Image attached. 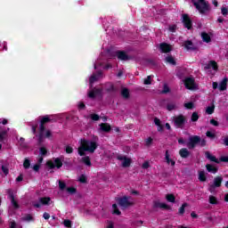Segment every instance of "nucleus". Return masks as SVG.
Masks as SVG:
<instances>
[{"instance_id":"1","label":"nucleus","mask_w":228,"mask_h":228,"mask_svg":"<svg viewBox=\"0 0 228 228\" xmlns=\"http://www.w3.org/2000/svg\"><path fill=\"white\" fill-rule=\"evenodd\" d=\"M206 139L200 138L199 135H191L189 137V142H187L188 149H195L197 145H200V147H206L207 145Z\"/></svg>"},{"instance_id":"2","label":"nucleus","mask_w":228,"mask_h":228,"mask_svg":"<svg viewBox=\"0 0 228 228\" xmlns=\"http://www.w3.org/2000/svg\"><path fill=\"white\" fill-rule=\"evenodd\" d=\"M191 3L200 13H208L211 10L209 4L206 0H191Z\"/></svg>"},{"instance_id":"3","label":"nucleus","mask_w":228,"mask_h":228,"mask_svg":"<svg viewBox=\"0 0 228 228\" xmlns=\"http://www.w3.org/2000/svg\"><path fill=\"white\" fill-rule=\"evenodd\" d=\"M116 202L121 208V209H127L132 206H134V201H131V196H123L116 199Z\"/></svg>"},{"instance_id":"4","label":"nucleus","mask_w":228,"mask_h":228,"mask_svg":"<svg viewBox=\"0 0 228 228\" xmlns=\"http://www.w3.org/2000/svg\"><path fill=\"white\" fill-rule=\"evenodd\" d=\"M80 142L84 147L86 148L87 152H91V154H94L97 150V147H99V144H97L95 141L81 139Z\"/></svg>"},{"instance_id":"5","label":"nucleus","mask_w":228,"mask_h":228,"mask_svg":"<svg viewBox=\"0 0 228 228\" xmlns=\"http://www.w3.org/2000/svg\"><path fill=\"white\" fill-rule=\"evenodd\" d=\"M46 166L48 167V168H50V170H53L54 168H61V167H63V162L61 161V159L60 158H56L54 159V160H48L46 162Z\"/></svg>"},{"instance_id":"6","label":"nucleus","mask_w":228,"mask_h":228,"mask_svg":"<svg viewBox=\"0 0 228 228\" xmlns=\"http://www.w3.org/2000/svg\"><path fill=\"white\" fill-rule=\"evenodd\" d=\"M174 124L177 129H183L186 124V118L183 114L176 116L174 118Z\"/></svg>"},{"instance_id":"7","label":"nucleus","mask_w":228,"mask_h":228,"mask_svg":"<svg viewBox=\"0 0 228 228\" xmlns=\"http://www.w3.org/2000/svg\"><path fill=\"white\" fill-rule=\"evenodd\" d=\"M114 56H117L118 60H120L121 61H128L129 60H133V57L127 55L126 51L118 50L115 52Z\"/></svg>"},{"instance_id":"8","label":"nucleus","mask_w":228,"mask_h":228,"mask_svg":"<svg viewBox=\"0 0 228 228\" xmlns=\"http://www.w3.org/2000/svg\"><path fill=\"white\" fill-rule=\"evenodd\" d=\"M184 86L187 90H195V78L192 77H187L183 81Z\"/></svg>"},{"instance_id":"9","label":"nucleus","mask_w":228,"mask_h":228,"mask_svg":"<svg viewBox=\"0 0 228 228\" xmlns=\"http://www.w3.org/2000/svg\"><path fill=\"white\" fill-rule=\"evenodd\" d=\"M117 159H118V161H123L122 162L123 168H127L131 167V159L127 158L126 156L118 155Z\"/></svg>"},{"instance_id":"10","label":"nucleus","mask_w":228,"mask_h":228,"mask_svg":"<svg viewBox=\"0 0 228 228\" xmlns=\"http://www.w3.org/2000/svg\"><path fill=\"white\" fill-rule=\"evenodd\" d=\"M49 122H51V118L49 117V115L41 117L39 131H45V124H49Z\"/></svg>"},{"instance_id":"11","label":"nucleus","mask_w":228,"mask_h":228,"mask_svg":"<svg viewBox=\"0 0 228 228\" xmlns=\"http://www.w3.org/2000/svg\"><path fill=\"white\" fill-rule=\"evenodd\" d=\"M183 45L187 51H199V47L193 45V42L190 40L185 41Z\"/></svg>"},{"instance_id":"12","label":"nucleus","mask_w":228,"mask_h":228,"mask_svg":"<svg viewBox=\"0 0 228 228\" xmlns=\"http://www.w3.org/2000/svg\"><path fill=\"white\" fill-rule=\"evenodd\" d=\"M159 50L162 53L167 54L172 51V45L167 44V43H161L159 45Z\"/></svg>"},{"instance_id":"13","label":"nucleus","mask_w":228,"mask_h":228,"mask_svg":"<svg viewBox=\"0 0 228 228\" xmlns=\"http://www.w3.org/2000/svg\"><path fill=\"white\" fill-rule=\"evenodd\" d=\"M102 76V70H98L96 73H94L90 77H89V83L90 85H94L95 81H99V77Z\"/></svg>"},{"instance_id":"14","label":"nucleus","mask_w":228,"mask_h":228,"mask_svg":"<svg viewBox=\"0 0 228 228\" xmlns=\"http://www.w3.org/2000/svg\"><path fill=\"white\" fill-rule=\"evenodd\" d=\"M102 94V89L94 88L88 93L89 99H95V97Z\"/></svg>"},{"instance_id":"15","label":"nucleus","mask_w":228,"mask_h":228,"mask_svg":"<svg viewBox=\"0 0 228 228\" xmlns=\"http://www.w3.org/2000/svg\"><path fill=\"white\" fill-rule=\"evenodd\" d=\"M182 19L184 28H186L187 29H191V20H190V16H188L187 14H183L182 16Z\"/></svg>"},{"instance_id":"16","label":"nucleus","mask_w":228,"mask_h":228,"mask_svg":"<svg viewBox=\"0 0 228 228\" xmlns=\"http://www.w3.org/2000/svg\"><path fill=\"white\" fill-rule=\"evenodd\" d=\"M205 70H209L213 69V70H218V63L216 61H210L208 64L204 66Z\"/></svg>"},{"instance_id":"17","label":"nucleus","mask_w":228,"mask_h":228,"mask_svg":"<svg viewBox=\"0 0 228 228\" xmlns=\"http://www.w3.org/2000/svg\"><path fill=\"white\" fill-rule=\"evenodd\" d=\"M153 208H159L160 209H172L170 206H168L167 203H161L159 201H155L153 204Z\"/></svg>"},{"instance_id":"18","label":"nucleus","mask_w":228,"mask_h":228,"mask_svg":"<svg viewBox=\"0 0 228 228\" xmlns=\"http://www.w3.org/2000/svg\"><path fill=\"white\" fill-rule=\"evenodd\" d=\"M99 126L102 133H110L111 131V126L109 123H101Z\"/></svg>"},{"instance_id":"19","label":"nucleus","mask_w":228,"mask_h":228,"mask_svg":"<svg viewBox=\"0 0 228 228\" xmlns=\"http://www.w3.org/2000/svg\"><path fill=\"white\" fill-rule=\"evenodd\" d=\"M205 156L207 159H209V161H212L213 163H216L217 165L220 164V160L216 159L214 155H212L211 152L206 151Z\"/></svg>"},{"instance_id":"20","label":"nucleus","mask_w":228,"mask_h":228,"mask_svg":"<svg viewBox=\"0 0 228 228\" xmlns=\"http://www.w3.org/2000/svg\"><path fill=\"white\" fill-rule=\"evenodd\" d=\"M224 182V177L218 175L214 178V183L212 185L216 186V188H220L222 186V183Z\"/></svg>"},{"instance_id":"21","label":"nucleus","mask_w":228,"mask_h":228,"mask_svg":"<svg viewBox=\"0 0 228 228\" xmlns=\"http://www.w3.org/2000/svg\"><path fill=\"white\" fill-rule=\"evenodd\" d=\"M190 151H188V149L186 148H182L179 151V155L181 156V158H183V159H186L187 158H190Z\"/></svg>"},{"instance_id":"22","label":"nucleus","mask_w":228,"mask_h":228,"mask_svg":"<svg viewBox=\"0 0 228 228\" xmlns=\"http://www.w3.org/2000/svg\"><path fill=\"white\" fill-rule=\"evenodd\" d=\"M227 83H228V78L227 77H224L219 83V90H220V92H225V90H227Z\"/></svg>"},{"instance_id":"23","label":"nucleus","mask_w":228,"mask_h":228,"mask_svg":"<svg viewBox=\"0 0 228 228\" xmlns=\"http://www.w3.org/2000/svg\"><path fill=\"white\" fill-rule=\"evenodd\" d=\"M9 199H10L11 204L13 206L14 209H19V208H20L19 206V202H17V200H15V196H13V193H11L9 195Z\"/></svg>"},{"instance_id":"24","label":"nucleus","mask_w":228,"mask_h":228,"mask_svg":"<svg viewBox=\"0 0 228 228\" xmlns=\"http://www.w3.org/2000/svg\"><path fill=\"white\" fill-rule=\"evenodd\" d=\"M206 168H207V171L209 172V174H216V172H218V167L211 164H207Z\"/></svg>"},{"instance_id":"25","label":"nucleus","mask_w":228,"mask_h":228,"mask_svg":"<svg viewBox=\"0 0 228 228\" xmlns=\"http://www.w3.org/2000/svg\"><path fill=\"white\" fill-rule=\"evenodd\" d=\"M121 97H123V99H129V97H131V94H129V89L127 87H123L121 89Z\"/></svg>"},{"instance_id":"26","label":"nucleus","mask_w":228,"mask_h":228,"mask_svg":"<svg viewBox=\"0 0 228 228\" xmlns=\"http://www.w3.org/2000/svg\"><path fill=\"white\" fill-rule=\"evenodd\" d=\"M166 161L167 165H171V167H175V161L170 159V154L168 153V150L166 151Z\"/></svg>"},{"instance_id":"27","label":"nucleus","mask_w":228,"mask_h":228,"mask_svg":"<svg viewBox=\"0 0 228 228\" xmlns=\"http://www.w3.org/2000/svg\"><path fill=\"white\" fill-rule=\"evenodd\" d=\"M8 138V132L6 130L1 131L0 132V142L4 143Z\"/></svg>"},{"instance_id":"28","label":"nucleus","mask_w":228,"mask_h":228,"mask_svg":"<svg viewBox=\"0 0 228 228\" xmlns=\"http://www.w3.org/2000/svg\"><path fill=\"white\" fill-rule=\"evenodd\" d=\"M81 161L86 165V167H92V160L90 159V157L85 156L81 159Z\"/></svg>"},{"instance_id":"29","label":"nucleus","mask_w":228,"mask_h":228,"mask_svg":"<svg viewBox=\"0 0 228 228\" xmlns=\"http://www.w3.org/2000/svg\"><path fill=\"white\" fill-rule=\"evenodd\" d=\"M88 150L80 142V147L78 148V154L79 156H86Z\"/></svg>"},{"instance_id":"30","label":"nucleus","mask_w":228,"mask_h":228,"mask_svg":"<svg viewBox=\"0 0 228 228\" xmlns=\"http://www.w3.org/2000/svg\"><path fill=\"white\" fill-rule=\"evenodd\" d=\"M201 38L203 42H206V44H209V42H211V37L206 32L201 33Z\"/></svg>"},{"instance_id":"31","label":"nucleus","mask_w":228,"mask_h":228,"mask_svg":"<svg viewBox=\"0 0 228 228\" xmlns=\"http://www.w3.org/2000/svg\"><path fill=\"white\" fill-rule=\"evenodd\" d=\"M22 222H35V218L31 214H27L23 217H21Z\"/></svg>"},{"instance_id":"32","label":"nucleus","mask_w":228,"mask_h":228,"mask_svg":"<svg viewBox=\"0 0 228 228\" xmlns=\"http://www.w3.org/2000/svg\"><path fill=\"white\" fill-rule=\"evenodd\" d=\"M106 92H118V88L117 86H115V85L113 84H109L106 87Z\"/></svg>"},{"instance_id":"33","label":"nucleus","mask_w":228,"mask_h":228,"mask_svg":"<svg viewBox=\"0 0 228 228\" xmlns=\"http://www.w3.org/2000/svg\"><path fill=\"white\" fill-rule=\"evenodd\" d=\"M44 132L45 131L39 130L38 139H37L38 145H42V143H44V139L45 138Z\"/></svg>"},{"instance_id":"34","label":"nucleus","mask_w":228,"mask_h":228,"mask_svg":"<svg viewBox=\"0 0 228 228\" xmlns=\"http://www.w3.org/2000/svg\"><path fill=\"white\" fill-rule=\"evenodd\" d=\"M39 202H41L43 206H49V202H51V198L49 197L40 198Z\"/></svg>"},{"instance_id":"35","label":"nucleus","mask_w":228,"mask_h":228,"mask_svg":"<svg viewBox=\"0 0 228 228\" xmlns=\"http://www.w3.org/2000/svg\"><path fill=\"white\" fill-rule=\"evenodd\" d=\"M167 63H169L170 65H177V62L175 61V59L172 55H168L166 57Z\"/></svg>"},{"instance_id":"36","label":"nucleus","mask_w":228,"mask_h":228,"mask_svg":"<svg viewBox=\"0 0 228 228\" xmlns=\"http://www.w3.org/2000/svg\"><path fill=\"white\" fill-rule=\"evenodd\" d=\"M208 177H206V173L204 171H200L199 173V181H200V183H206Z\"/></svg>"},{"instance_id":"37","label":"nucleus","mask_w":228,"mask_h":228,"mask_svg":"<svg viewBox=\"0 0 228 228\" xmlns=\"http://www.w3.org/2000/svg\"><path fill=\"white\" fill-rule=\"evenodd\" d=\"M208 202H209V204L216 206V204H218V200L216 199V197L211 195L208 198Z\"/></svg>"},{"instance_id":"38","label":"nucleus","mask_w":228,"mask_h":228,"mask_svg":"<svg viewBox=\"0 0 228 228\" xmlns=\"http://www.w3.org/2000/svg\"><path fill=\"white\" fill-rule=\"evenodd\" d=\"M112 209H113V215H118V216H119V215H122V212H120L117 204L112 205Z\"/></svg>"},{"instance_id":"39","label":"nucleus","mask_w":228,"mask_h":228,"mask_svg":"<svg viewBox=\"0 0 228 228\" xmlns=\"http://www.w3.org/2000/svg\"><path fill=\"white\" fill-rule=\"evenodd\" d=\"M166 200H167V202H175V196L174 194H167L166 195Z\"/></svg>"},{"instance_id":"40","label":"nucleus","mask_w":228,"mask_h":228,"mask_svg":"<svg viewBox=\"0 0 228 228\" xmlns=\"http://www.w3.org/2000/svg\"><path fill=\"white\" fill-rule=\"evenodd\" d=\"M200 117H199V112L194 111L191 116V122H197L199 120Z\"/></svg>"},{"instance_id":"41","label":"nucleus","mask_w":228,"mask_h":228,"mask_svg":"<svg viewBox=\"0 0 228 228\" xmlns=\"http://www.w3.org/2000/svg\"><path fill=\"white\" fill-rule=\"evenodd\" d=\"M185 208H188V203H183V204L182 205V207H180V208H179V210H178V214L181 215V216L184 215V209H185Z\"/></svg>"},{"instance_id":"42","label":"nucleus","mask_w":228,"mask_h":228,"mask_svg":"<svg viewBox=\"0 0 228 228\" xmlns=\"http://www.w3.org/2000/svg\"><path fill=\"white\" fill-rule=\"evenodd\" d=\"M90 118L94 121V122H97V120L101 119V116H99V114H90Z\"/></svg>"},{"instance_id":"43","label":"nucleus","mask_w":228,"mask_h":228,"mask_svg":"<svg viewBox=\"0 0 228 228\" xmlns=\"http://www.w3.org/2000/svg\"><path fill=\"white\" fill-rule=\"evenodd\" d=\"M206 113H208V115H213V113H215V106L207 107Z\"/></svg>"},{"instance_id":"44","label":"nucleus","mask_w":228,"mask_h":228,"mask_svg":"<svg viewBox=\"0 0 228 228\" xmlns=\"http://www.w3.org/2000/svg\"><path fill=\"white\" fill-rule=\"evenodd\" d=\"M175 109V103H174V102L167 103V111H174Z\"/></svg>"},{"instance_id":"45","label":"nucleus","mask_w":228,"mask_h":228,"mask_svg":"<svg viewBox=\"0 0 228 228\" xmlns=\"http://www.w3.org/2000/svg\"><path fill=\"white\" fill-rule=\"evenodd\" d=\"M184 108H186V110H193V108H195V104H193L192 102H189L184 103Z\"/></svg>"},{"instance_id":"46","label":"nucleus","mask_w":228,"mask_h":228,"mask_svg":"<svg viewBox=\"0 0 228 228\" xmlns=\"http://www.w3.org/2000/svg\"><path fill=\"white\" fill-rule=\"evenodd\" d=\"M206 136L208 138H211V140H215L216 138V134H215L213 132L211 131H207L206 133Z\"/></svg>"},{"instance_id":"47","label":"nucleus","mask_w":228,"mask_h":228,"mask_svg":"<svg viewBox=\"0 0 228 228\" xmlns=\"http://www.w3.org/2000/svg\"><path fill=\"white\" fill-rule=\"evenodd\" d=\"M143 83L144 85H152V77L148 76L146 78H144Z\"/></svg>"},{"instance_id":"48","label":"nucleus","mask_w":228,"mask_h":228,"mask_svg":"<svg viewBox=\"0 0 228 228\" xmlns=\"http://www.w3.org/2000/svg\"><path fill=\"white\" fill-rule=\"evenodd\" d=\"M67 191L68 193H70V195H74V193H77V189H76L75 187H68Z\"/></svg>"},{"instance_id":"49","label":"nucleus","mask_w":228,"mask_h":228,"mask_svg":"<svg viewBox=\"0 0 228 228\" xmlns=\"http://www.w3.org/2000/svg\"><path fill=\"white\" fill-rule=\"evenodd\" d=\"M23 167L26 170H28V168H29V167H31V162L29 161V159H25L23 162Z\"/></svg>"},{"instance_id":"50","label":"nucleus","mask_w":228,"mask_h":228,"mask_svg":"<svg viewBox=\"0 0 228 228\" xmlns=\"http://www.w3.org/2000/svg\"><path fill=\"white\" fill-rule=\"evenodd\" d=\"M63 225H64L65 227L70 228V227H72V221H70V220H69V219H65V220L63 221Z\"/></svg>"},{"instance_id":"51","label":"nucleus","mask_w":228,"mask_h":228,"mask_svg":"<svg viewBox=\"0 0 228 228\" xmlns=\"http://www.w3.org/2000/svg\"><path fill=\"white\" fill-rule=\"evenodd\" d=\"M59 188L61 191H63V190L67 188V183H65V182L59 181Z\"/></svg>"},{"instance_id":"52","label":"nucleus","mask_w":228,"mask_h":228,"mask_svg":"<svg viewBox=\"0 0 228 228\" xmlns=\"http://www.w3.org/2000/svg\"><path fill=\"white\" fill-rule=\"evenodd\" d=\"M39 152L40 156H47V149L45 147H41Z\"/></svg>"},{"instance_id":"53","label":"nucleus","mask_w":228,"mask_h":228,"mask_svg":"<svg viewBox=\"0 0 228 228\" xmlns=\"http://www.w3.org/2000/svg\"><path fill=\"white\" fill-rule=\"evenodd\" d=\"M2 172L4 174V175H8V174H10V169L8 168L7 166L3 165Z\"/></svg>"},{"instance_id":"54","label":"nucleus","mask_w":228,"mask_h":228,"mask_svg":"<svg viewBox=\"0 0 228 228\" xmlns=\"http://www.w3.org/2000/svg\"><path fill=\"white\" fill-rule=\"evenodd\" d=\"M152 141H153L152 137H148L145 141L146 147H151V145H152Z\"/></svg>"},{"instance_id":"55","label":"nucleus","mask_w":228,"mask_h":228,"mask_svg":"<svg viewBox=\"0 0 228 228\" xmlns=\"http://www.w3.org/2000/svg\"><path fill=\"white\" fill-rule=\"evenodd\" d=\"M79 183H82L83 184H85V183H86V175H81L78 178Z\"/></svg>"},{"instance_id":"56","label":"nucleus","mask_w":228,"mask_h":228,"mask_svg":"<svg viewBox=\"0 0 228 228\" xmlns=\"http://www.w3.org/2000/svg\"><path fill=\"white\" fill-rule=\"evenodd\" d=\"M65 151L67 154H72L74 152V148L71 146H66Z\"/></svg>"},{"instance_id":"57","label":"nucleus","mask_w":228,"mask_h":228,"mask_svg":"<svg viewBox=\"0 0 228 228\" xmlns=\"http://www.w3.org/2000/svg\"><path fill=\"white\" fill-rule=\"evenodd\" d=\"M210 124L211 126H215V127H218V126H220V123H218L215 118L210 119Z\"/></svg>"},{"instance_id":"58","label":"nucleus","mask_w":228,"mask_h":228,"mask_svg":"<svg viewBox=\"0 0 228 228\" xmlns=\"http://www.w3.org/2000/svg\"><path fill=\"white\" fill-rule=\"evenodd\" d=\"M220 163H228V156H223L219 159Z\"/></svg>"},{"instance_id":"59","label":"nucleus","mask_w":228,"mask_h":228,"mask_svg":"<svg viewBox=\"0 0 228 228\" xmlns=\"http://www.w3.org/2000/svg\"><path fill=\"white\" fill-rule=\"evenodd\" d=\"M168 92H170V87H168L167 85H164L161 94H168Z\"/></svg>"},{"instance_id":"60","label":"nucleus","mask_w":228,"mask_h":228,"mask_svg":"<svg viewBox=\"0 0 228 228\" xmlns=\"http://www.w3.org/2000/svg\"><path fill=\"white\" fill-rule=\"evenodd\" d=\"M216 188H218V187H216V186H215V185H213V184H210V185L208 186V191H209L210 193H213V192L215 191V190H216Z\"/></svg>"},{"instance_id":"61","label":"nucleus","mask_w":228,"mask_h":228,"mask_svg":"<svg viewBox=\"0 0 228 228\" xmlns=\"http://www.w3.org/2000/svg\"><path fill=\"white\" fill-rule=\"evenodd\" d=\"M151 167V164H149V161H145L142 163V167L144 169V170H147V168H149Z\"/></svg>"},{"instance_id":"62","label":"nucleus","mask_w":228,"mask_h":228,"mask_svg":"<svg viewBox=\"0 0 228 228\" xmlns=\"http://www.w3.org/2000/svg\"><path fill=\"white\" fill-rule=\"evenodd\" d=\"M33 170H34L35 172H38V171L40 170V164H35V165L33 166Z\"/></svg>"},{"instance_id":"63","label":"nucleus","mask_w":228,"mask_h":228,"mask_svg":"<svg viewBox=\"0 0 228 228\" xmlns=\"http://www.w3.org/2000/svg\"><path fill=\"white\" fill-rule=\"evenodd\" d=\"M53 136V134L51 133V130H47L45 134V138H51Z\"/></svg>"},{"instance_id":"64","label":"nucleus","mask_w":228,"mask_h":228,"mask_svg":"<svg viewBox=\"0 0 228 228\" xmlns=\"http://www.w3.org/2000/svg\"><path fill=\"white\" fill-rule=\"evenodd\" d=\"M221 13L223 14V15H227V13H228V10H227V8H225V7H223L222 9H221Z\"/></svg>"}]
</instances>
